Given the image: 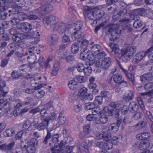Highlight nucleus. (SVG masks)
<instances>
[{"label":"nucleus","instance_id":"nucleus-43","mask_svg":"<svg viewBox=\"0 0 153 153\" xmlns=\"http://www.w3.org/2000/svg\"><path fill=\"white\" fill-rule=\"evenodd\" d=\"M31 124V122L30 121L28 120H26L22 127V130L23 131L26 130L27 131H28V129L30 127Z\"/></svg>","mask_w":153,"mask_h":153},{"label":"nucleus","instance_id":"nucleus-16","mask_svg":"<svg viewBox=\"0 0 153 153\" xmlns=\"http://www.w3.org/2000/svg\"><path fill=\"white\" fill-rule=\"evenodd\" d=\"M147 55H148L147 50L146 51H142L138 53L135 56L134 63L136 64L139 62Z\"/></svg>","mask_w":153,"mask_h":153},{"label":"nucleus","instance_id":"nucleus-27","mask_svg":"<svg viewBox=\"0 0 153 153\" xmlns=\"http://www.w3.org/2000/svg\"><path fill=\"white\" fill-rule=\"evenodd\" d=\"M40 13L37 9L29 12V15L27 16V19L29 20L36 19L38 18V15Z\"/></svg>","mask_w":153,"mask_h":153},{"label":"nucleus","instance_id":"nucleus-33","mask_svg":"<svg viewBox=\"0 0 153 153\" xmlns=\"http://www.w3.org/2000/svg\"><path fill=\"white\" fill-rule=\"evenodd\" d=\"M92 114L96 116L97 115H100L102 114V110L99 106H94L91 110Z\"/></svg>","mask_w":153,"mask_h":153},{"label":"nucleus","instance_id":"nucleus-24","mask_svg":"<svg viewBox=\"0 0 153 153\" xmlns=\"http://www.w3.org/2000/svg\"><path fill=\"white\" fill-rule=\"evenodd\" d=\"M139 109V106L137 104L134 102L130 103L128 106V109L131 112L134 113L137 112Z\"/></svg>","mask_w":153,"mask_h":153},{"label":"nucleus","instance_id":"nucleus-45","mask_svg":"<svg viewBox=\"0 0 153 153\" xmlns=\"http://www.w3.org/2000/svg\"><path fill=\"white\" fill-rule=\"evenodd\" d=\"M17 15L18 19L20 20L23 21L27 19V15L23 13H19Z\"/></svg>","mask_w":153,"mask_h":153},{"label":"nucleus","instance_id":"nucleus-3","mask_svg":"<svg viewBox=\"0 0 153 153\" xmlns=\"http://www.w3.org/2000/svg\"><path fill=\"white\" fill-rule=\"evenodd\" d=\"M41 117V121L38 124V122L35 121L32 123L33 126L39 131L44 130L48 127L50 121L56 120L57 119V115L54 112L51 113L49 117Z\"/></svg>","mask_w":153,"mask_h":153},{"label":"nucleus","instance_id":"nucleus-29","mask_svg":"<svg viewBox=\"0 0 153 153\" xmlns=\"http://www.w3.org/2000/svg\"><path fill=\"white\" fill-rule=\"evenodd\" d=\"M122 75L119 74H114L111 78V79H113L115 82L119 84L122 83Z\"/></svg>","mask_w":153,"mask_h":153},{"label":"nucleus","instance_id":"nucleus-48","mask_svg":"<svg viewBox=\"0 0 153 153\" xmlns=\"http://www.w3.org/2000/svg\"><path fill=\"white\" fill-rule=\"evenodd\" d=\"M59 66L57 63H55L52 68V74L53 76H56L58 74Z\"/></svg>","mask_w":153,"mask_h":153},{"label":"nucleus","instance_id":"nucleus-37","mask_svg":"<svg viewBox=\"0 0 153 153\" xmlns=\"http://www.w3.org/2000/svg\"><path fill=\"white\" fill-rule=\"evenodd\" d=\"M59 119L58 123L59 125H63L67 124L68 123V121L66 118L62 114H59Z\"/></svg>","mask_w":153,"mask_h":153},{"label":"nucleus","instance_id":"nucleus-11","mask_svg":"<svg viewBox=\"0 0 153 153\" xmlns=\"http://www.w3.org/2000/svg\"><path fill=\"white\" fill-rule=\"evenodd\" d=\"M15 144V142L14 141L8 144H4L0 146V150L3 151H7V152L10 153L13 152V148Z\"/></svg>","mask_w":153,"mask_h":153},{"label":"nucleus","instance_id":"nucleus-10","mask_svg":"<svg viewBox=\"0 0 153 153\" xmlns=\"http://www.w3.org/2000/svg\"><path fill=\"white\" fill-rule=\"evenodd\" d=\"M41 14L49 13L53 10V6L50 4H45L37 9Z\"/></svg>","mask_w":153,"mask_h":153},{"label":"nucleus","instance_id":"nucleus-2","mask_svg":"<svg viewBox=\"0 0 153 153\" xmlns=\"http://www.w3.org/2000/svg\"><path fill=\"white\" fill-rule=\"evenodd\" d=\"M45 19L48 29H51L53 31H58L62 33L69 30V26H66L63 23H59V19L55 16L50 15L47 16Z\"/></svg>","mask_w":153,"mask_h":153},{"label":"nucleus","instance_id":"nucleus-13","mask_svg":"<svg viewBox=\"0 0 153 153\" xmlns=\"http://www.w3.org/2000/svg\"><path fill=\"white\" fill-rule=\"evenodd\" d=\"M2 110L7 116L10 113V108L8 106L7 107V103L3 99L0 100V111Z\"/></svg>","mask_w":153,"mask_h":153},{"label":"nucleus","instance_id":"nucleus-35","mask_svg":"<svg viewBox=\"0 0 153 153\" xmlns=\"http://www.w3.org/2000/svg\"><path fill=\"white\" fill-rule=\"evenodd\" d=\"M51 131L48 130H47V135L43 141V143L45 145L48 143V140L51 138L52 137V133H51Z\"/></svg>","mask_w":153,"mask_h":153},{"label":"nucleus","instance_id":"nucleus-20","mask_svg":"<svg viewBox=\"0 0 153 153\" xmlns=\"http://www.w3.org/2000/svg\"><path fill=\"white\" fill-rule=\"evenodd\" d=\"M25 37L23 33H17L16 35L13 36L12 39L14 41L16 42L21 43Z\"/></svg>","mask_w":153,"mask_h":153},{"label":"nucleus","instance_id":"nucleus-7","mask_svg":"<svg viewBox=\"0 0 153 153\" xmlns=\"http://www.w3.org/2000/svg\"><path fill=\"white\" fill-rule=\"evenodd\" d=\"M41 79L42 77L41 76H39V78H35L32 79L31 80V85L35 87L34 89L33 88H27L25 90V92L28 94H32L34 92V89L37 90L41 88L43 85V83L39 84L36 86H35L33 85L34 83H35L36 85L37 84L38 82H37L38 80H40Z\"/></svg>","mask_w":153,"mask_h":153},{"label":"nucleus","instance_id":"nucleus-6","mask_svg":"<svg viewBox=\"0 0 153 153\" xmlns=\"http://www.w3.org/2000/svg\"><path fill=\"white\" fill-rule=\"evenodd\" d=\"M53 107V102L52 101H50L44 105V107L41 109L40 113L41 116L46 117L50 116L51 113L49 109Z\"/></svg>","mask_w":153,"mask_h":153},{"label":"nucleus","instance_id":"nucleus-9","mask_svg":"<svg viewBox=\"0 0 153 153\" xmlns=\"http://www.w3.org/2000/svg\"><path fill=\"white\" fill-rule=\"evenodd\" d=\"M63 140L60 141L59 144H55L51 149V153H64L63 146L65 145Z\"/></svg>","mask_w":153,"mask_h":153},{"label":"nucleus","instance_id":"nucleus-12","mask_svg":"<svg viewBox=\"0 0 153 153\" xmlns=\"http://www.w3.org/2000/svg\"><path fill=\"white\" fill-rule=\"evenodd\" d=\"M8 47L10 52L7 54L6 55L7 57L11 56L16 51L19 50L20 48L18 45L14 43L9 44Z\"/></svg>","mask_w":153,"mask_h":153},{"label":"nucleus","instance_id":"nucleus-47","mask_svg":"<svg viewBox=\"0 0 153 153\" xmlns=\"http://www.w3.org/2000/svg\"><path fill=\"white\" fill-rule=\"evenodd\" d=\"M95 11L96 13L95 16H96V20L100 19L104 15V12L103 11H102L100 10H98L97 11L95 10Z\"/></svg>","mask_w":153,"mask_h":153},{"label":"nucleus","instance_id":"nucleus-23","mask_svg":"<svg viewBox=\"0 0 153 153\" xmlns=\"http://www.w3.org/2000/svg\"><path fill=\"white\" fill-rule=\"evenodd\" d=\"M150 137V133L148 132H143L137 134L136 137L138 140H148Z\"/></svg>","mask_w":153,"mask_h":153},{"label":"nucleus","instance_id":"nucleus-5","mask_svg":"<svg viewBox=\"0 0 153 153\" xmlns=\"http://www.w3.org/2000/svg\"><path fill=\"white\" fill-rule=\"evenodd\" d=\"M108 31L111 33V36L109 37L110 40L112 41L117 39L119 37L121 33V30L117 28L115 25H112L108 29Z\"/></svg>","mask_w":153,"mask_h":153},{"label":"nucleus","instance_id":"nucleus-64","mask_svg":"<svg viewBox=\"0 0 153 153\" xmlns=\"http://www.w3.org/2000/svg\"><path fill=\"white\" fill-rule=\"evenodd\" d=\"M125 74L129 79L132 82V84L134 85V75L131 74V73H128V71L126 74Z\"/></svg>","mask_w":153,"mask_h":153},{"label":"nucleus","instance_id":"nucleus-19","mask_svg":"<svg viewBox=\"0 0 153 153\" xmlns=\"http://www.w3.org/2000/svg\"><path fill=\"white\" fill-rule=\"evenodd\" d=\"M49 42L51 45H54L57 44L59 40V35L56 34H53L49 36Z\"/></svg>","mask_w":153,"mask_h":153},{"label":"nucleus","instance_id":"nucleus-4","mask_svg":"<svg viewBox=\"0 0 153 153\" xmlns=\"http://www.w3.org/2000/svg\"><path fill=\"white\" fill-rule=\"evenodd\" d=\"M92 56L99 59H103L106 56L105 52L102 50L101 47L99 45L95 44L92 46L91 48Z\"/></svg>","mask_w":153,"mask_h":153},{"label":"nucleus","instance_id":"nucleus-57","mask_svg":"<svg viewBox=\"0 0 153 153\" xmlns=\"http://www.w3.org/2000/svg\"><path fill=\"white\" fill-rule=\"evenodd\" d=\"M113 146V143L110 141L105 142L104 149L106 150L110 149L112 148Z\"/></svg>","mask_w":153,"mask_h":153},{"label":"nucleus","instance_id":"nucleus-42","mask_svg":"<svg viewBox=\"0 0 153 153\" xmlns=\"http://www.w3.org/2000/svg\"><path fill=\"white\" fill-rule=\"evenodd\" d=\"M103 98L100 96L96 97L94 101V103L96 105H100L102 103Z\"/></svg>","mask_w":153,"mask_h":153},{"label":"nucleus","instance_id":"nucleus-51","mask_svg":"<svg viewBox=\"0 0 153 153\" xmlns=\"http://www.w3.org/2000/svg\"><path fill=\"white\" fill-rule=\"evenodd\" d=\"M143 24V22L138 19V20H135V21L133 23V26L134 28H138L141 27Z\"/></svg>","mask_w":153,"mask_h":153},{"label":"nucleus","instance_id":"nucleus-18","mask_svg":"<svg viewBox=\"0 0 153 153\" xmlns=\"http://www.w3.org/2000/svg\"><path fill=\"white\" fill-rule=\"evenodd\" d=\"M89 50L88 49L83 50L80 54V58L82 60H85L87 59L90 61L92 59V57L89 56Z\"/></svg>","mask_w":153,"mask_h":153},{"label":"nucleus","instance_id":"nucleus-36","mask_svg":"<svg viewBox=\"0 0 153 153\" xmlns=\"http://www.w3.org/2000/svg\"><path fill=\"white\" fill-rule=\"evenodd\" d=\"M45 92L42 90L37 91L34 94L35 97L40 99L43 97L45 95Z\"/></svg>","mask_w":153,"mask_h":153},{"label":"nucleus","instance_id":"nucleus-34","mask_svg":"<svg viewBox=\"0 0 153 153\" xmlns=\"http://www.w3.org/2000/svg\"><path fill=\"white\" fill-rule=\"evenodd\" d=\"M94 99V97L93 95L90 93L88 94H85L83 96L81 99V101L84 102L86 101H90Z\"/></svg>","mask_w":153,"mask_h":153},{"label":"nucleus","instance_id":"nucleus-60","mask_svg":"<svg viewBox=\"0 0 153 153\" xmlns=\"http://www.w3.org/2000/svg\"><path fill=\"white\" fill-rule=\"evenodd\" d=\"M85 134H88L91 132L90 125L87 124L83 126V131Z\"/></svg>","mask_w":153,"mask_h":153},{"label":"nucleus","instance_id":"nucleus-52","mask_svg":"<svg viewBox=\"0 0 153 153\" xmlns=\"http://www.w3.org/2000/svg\"><path fill=\"white\" fill-rule=\"evenodd\" d=\"M75 78L78 83H83L86 80V78L85 76H77Z\"/></svg>","mask_w":153,"mask_h":153},{"label":"nucleus","instance_id":"nucleus-62","mask_svg":"<svg viewBox=\"0 0 153 153\" xmlns=\"http://www.w3.org/2000/svg\"><path fill=\"white\" fill-rule=\"evenodd\" d=\"M153 88V82L147 83L144 86V88L146 91H148Z\"/></svg>","mask_w":153,"mask_h":153},{"label":"nucleus","instance_id":"nucleus-46","mask_svg":"<svg viewBox=\"0 0 153 153\" xmlns=\"http://www.w3.org/2000/svg\"><path fill=\"white\" fill-rule=\"evenodd\" d=\"M137 100L141 108L143 111V113H145L147 110L146 109L145 105L141 98L140 97H138Z\"/></svg>","mask_w":153,"mask_h":153},{"label":"nucleus","instance_id":"nucleus-26","mask_svg":"<svg viewBox=\"0 0 153 153\" xmlns=\"http://www.w3.org/2000/svg\"><path fill=\"white\" fill-rule=\"evenodd\" d=\"M149 140H142L139 144V148L141 150H145L149 146Z\"/></svg>","mask_w":153,"mask_h":153},{"label":"nucleus","instance_id":"nucleus-32","mask_svg":"<svg viewBox=\"0 0 153 153\" xmlns=\"http://www.w3.org/2000/svg\"><path fill=\"white\" fill-rule=\"evenodd\" d=\"M86 13L87 14L88 18L90 20L92 21H96V16H95V10L92 11L91 10H88L86 11Z\"/></svg>","mask_w":153,"mask_h":153},{"label":"nucleus","instance_id":"nucleus-40","mask_svg":"<svg viewBox=\"0 0 153 153\" xmlns=\"http://www.w3.org/2000/svg\"><path fill=\"white\" fill-rule=\"evenodd\" d=\"M6 10L5 7L4 6H2L1 9V12L0 13V19L2 20H4L7 16V13L4 11Z\"/></svg>","mask_w":153,"mask_h":153},{"label":"nucleus","instance_id":"nucleus-22","mask_svg":"<svg viewBox=\"0 0 153 153\" xmlns=\"http://www.w3.org/2000/svg\"><path fill=\"white\" fill-rule=\"evenodd\" d=\"M111 63V59L109 57L105 58L101 63V67L104 69H107L109 67Z\"/></svg>","mask_w":153,"mask_h":153},{"label":"nucleus","instance_id":"nucleus-38","mask_svg":"<svg viewBox=\"0 0 153 153\" xmlns=\"http://www.w3.org/2000/svg\"><path fill=\"white\" fill-rule=\"evenodd\" d=\"M79 48V45L76 42L74 43L71 47V51L73 53H77Z\"/></svg>","mask_w":153,"mask_h":153},{"label":"nucleus","instance_id":"nucleus-39","mask_svg":"<svg viewBox=\"0 0 153 153\" xmlns=\"http://www.w3.org/2000/svg\"><path fill=\"white\" fill-rule=\"evenodd\" d=\"M95 106L96 105L94 102H87L84 104V108L86 110H92Z\"/></svg>","mask_w":153,"mask_h":153},{"label":"nucleus","instance_id":"nucleus-1","mask_svg":"<svg viewBox=\"0 0 153 153\" xmlns=\"http://www.w3.org/2000/svg\"><path fill=\"white\" fill-rule=\"evenodd\" d=\"M110 46L112 51L114 52L115 56L125 62L130 60L133 56L137 51L136 47L135 46L124 47L120 50L118 45L115 43H111Z\"/></svg>","mask_w":153,"mask_h":153},{"label":"nucleus","instance_id":"nucleus-58","mask_svg":"<svg viewBox=\"0 0 153 153\" xmlns=\"http://www.w3.org/2000/svg\"><path fill=\"white\" fill-rule=\"evenodd\" d=\"M49 61L50 60L48 59H47L46 61H45L42 64L41 63L40 66H41L43 68H45V69L50 68V65L49 63Z\"/></svg>","mask_w":153,"mask_h":153},{"label":"nucleus","instance_id":"nucleus-31","mask_svg":"<svg viewBox=\"0 0 153 153\" xmlns=\"http://www.w3.org/2000/svg\"><path fill=\"white\" fill-rule=\"evenodd\" d=\"M11 75L13 79H18L23 76V73L20 71H13L11 73Z\"/></svg>","mask_w":153,"mask_h":153},{"label":"nucleus","instance_id":"nucleus-59","mask_svg":"<svg viewBox=\"0 0 153 153\" xmlns=\"http://www.w3.org/2000/svg\"><path fill=\"white\" fill-rule=\"evenodd\" d=\"M88 43V41L86 39H84L82 41L81 44V48L83 49V50L88 49L87 47Z\"/></svg>","mask_w":153,"mask_h":153},{"label":"nucleus","instance_id":"nucleus-8","mask_svg":"<svg viewBox=\"0 0 153 153\" xmlns=\"http://www.w3.org/2000/svg\"><path fill=\"white\" fill-rule=\"evenodd\" d=\"M17 27L18 29L21 30L24 32H27V33L26 34L27 36V33H30V32L33 28L32 25L27 22H24L18 24Z\"/></svg>","mask_w":153,"mask_h":153},{"label":"nucleus","instance_id":"nucleus-53","mask_svg":"<svg viewBox=\"0 0 153 153\" xmlns=\"http://www.w3.org/2000/svg\"><path fill=\"white\" fill-rule=\"evenodd\" d=\"M84 74L86 76L89 75L92 72V69L89 66L85 67L83 71Z\"/></svg>","mask_w":153,"mask_h":153},{"label":"nucleus","instance_id":"nucleus-15","mask_svg":"<svg viewBox=\"0 0 153 153\" xmlns=\"http://www.w3.org/2000/svg\"><path fill=\"white\" fill-rule=\"evenodd\" d=\"M74 31L71 33L72 38L74 40H77L79 42L81 41L80 39L83 38L82 33L81 30H74Z\"/></svg>","mask_w":153,"mask_h":153},{"label":"nucleus","instance_id":"nucleus-55","mask_svg":"<svg viewBox=\"0 0 153 153\" xmlns=\"http://www.w3.org/2000/svg\"><path fill=\"white\" fill-rule=\"evenodd\" d=\"M37 56L35 55L32 54L29 55L27 57V60L29 62H31L34 61H35L36 59Z\"/></svg>","mask_w":153,"mask_h":153},{"label":"nucleus","instance_id":"nucleus-54","mask_svg":"<svg viewBox=\"0 0 153 153\" xmlns=\"http://www.w3.org/2000/svg\"><path fill=\"white\" fill-rule=\"evenodd\" d=\"M100 120L101 123L104 124L107 123L108 119L107 115L103 114L101 116Z\"/></svg>","mask_w":153,"mask_h":153},{"label":"nucleus","instance_id":"nucleus-17","mask_svg":"<svg viewBox=\"0 0 153 153\" xmlns=\"http://www.w3.org/2000/svg\"><path fill=\"white\" fill-rule=\"evenodd\" d=\"M134 94L132 91L128 90L124 94L123 99L126 102H128L132 100L134 97Z\"/></svg>","mask_w":153,"mask_h":153},{"label":"nucleus","instance_id":"nucleus-21","mask_svg":"<svg viewBox=\"0 0 153 153\" xmlns=\"http://www.w3.org/2000/svg\"><path fill=\"white\" fill-rule=\"evenodd\" d=\"M153 78L152 74L151 73H148L141 76L140 78L141 81L144 82H145L152 81Z\"/></svg>","mask_w":153,"mask_h":153},{"label":"nucleus","instance_id":"nucleus-44","mask_svg":"<svg viewBox=\"0 0 153 153\" xmlns=\"http://www.w3.org/2000/svg\"><path fill=\"white\" fill-rule=\"evenodd\" d=\"M76 68L79 72H82L83 71L85 68V66L83 63L80 62L76 65Z\"/></svg>","mask_w":153,"mask_h":153},{"label":"nucleus","instance_id":"nucleus-63","mask_svg":"<svg viewBox=\"0 0 153 153\" xmlns=\"http://www.w3.org/2000/svg\"><path fill=\"white\" fill-rule=\"evenodd\" d=\"M88 89L85 87H83L81 88L79 92V96H82V97L85 95V94L87 92Z\"/></svg>","mask_w":153,"mask_h":153},{"label":"nucleus","instance_id":"nucleus-56","mask_svg":"<svg viewBox=\"0 0 153 153\" xmlns=\"http://www.w3.org/2000/svg\"><path fill=\"white\" fill-rule=\"evenodd\" d=\"M148 57L150 60H153V46L147 50Z\"/></svg>","mask_w":153,"mask_h":153},{"label":"nucleus","instance_id":"nucleus-49","mask_svg":"<svg viewBox=\"0 0 153 153\" xmlns=\"http://www.w3.org/2000/svg\"><path fill=\"white\" fill-rule=\"evenodd\" d=\"M77 81L74 78L73 80L70 81L68 83V86L71 89L74 88V86L77 85L78 84Z\"/></svg>","mask_w":153,"mask_h":153},{"label":"nucleus","instance_id":"nucleus-50","mask_svg":"<svg viewBox=\"0 0 153 153\" xmlns=\"http://www.w3.org/2000/svg\"><path fill=\"white\" fill-rule=\"evenodd\" d=\"M40 36V35L39 34V32L36 31H35L34 32H31L30 33H27V37L28 38H31L33 37L36 36Z\"/></svg>","mask_w":153,"mask_h":153},{"label":"nucleus","instance_id":"nucleus-25","mask_svg":"<svg viewBox=\"0 0 153 153\" xmlns=\"http://www.w3.org/2000/svg\"><path fill=\"white\" fill-rule=\"evenodd\" d=\"M118 128L115 123H112L109 126L105 127L104 129H105L107 131L111 133H115L117 131Z\"/></svg>","mask_w":153,"mask_h":153},{"label":"nucleus","instance_id":"nucleus-61","mask_svg":"<svg viewBox=\"0 0 153 153\" xmlns=\"http://www.w3.org/2000/svg\"><path fill=\"white\" fill-rule=\"evenodd\" d=\"M6 136L7 137H11L13 136L15 134V131L12 128L8 129L5 131Z\"/></svg>","mask_w":153,"mask_h":153},{"label":"nucleus","instance_id":"nucleus-28","mask_svg":"<svg viewBox=\"0 0 153 153\" xmlns=\"http://www.w3.org/2000/svg\"><path fill=\"white\" fill-rule=\"evenodd\" d=\"M23 7L22 5L19 4V5L16 4L13 5L12 6V10H9V12H12L13 14H17L19 13V12L22 10V7Z\"/></svg>","mask_w":153,"mask_h":153},{"label":"nucleus","instance_id":"nucleus-14","mask_svg":"<svg viewBox=\"0 0 153 153\" xmlns=\"http://www.w3.org/2000/svg\"><path fill=\"white\" fill-rule=\"evenodd\" d=\"M146 12V10L143 8H140L135 10L131 13L133 16V19L134 20H138L140 18L139 15L142 16Z\"/></svg>","mask_w":153,"mask_h":153},{"label":"nucleus","instance_id":"nucleus-41","mask_svg":"<svg viewBox=\"0 0 153 153\" xmlns=\"http://www.w3.org/2000/svg\"><path fill=\"white\" fill-rule=\"evenodd\" d=\"M87 120L89 121H95L98 119V117L93 114H88L86 117Z\"/></svg>","mask_w":153,"mask_h":153},{"label":"nucleus","instance_id":"nucleus-30","mask_svg":"<svg viewBox=\"0 0 153 153\" xmlns=\"http://www.w3.org/2000/svg\"><path fill=\"white\" fill-rule=\"evenodd\" d=\"M83 24L82 22L80 21H76L74 24V26L70 30L73 29V30H81Z\"/></svg>","mask_w":153,"mask_h":153}]
</instances>
